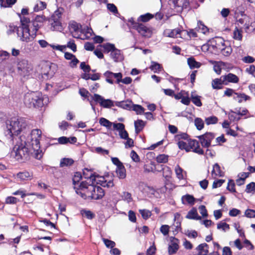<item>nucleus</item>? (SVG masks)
Instances as JSON below:
<instances>
[{"mask_svg": "<svg viewBox=\"0 0 255 255\" xmlns=\"http://www.w3.org/2000/svg\"><path fill=\"white\" fill-rule=\"evenodd\" d=\"M155 169L158 172L162 171L163 176L166 179H167L171 177L172 171L169 167L166 165L158 164L155 166Z\"/></svg>", "mask_w": 255, "mask_h": 255, "instance_id": "nucleus-12", "label": "nucleus"}, {"mask_svg": "<svg viewBox=\"0 0 255 255\" xmlns=\"http://www.w3.org/2000/svg\"><path fill=\"white\" fill-rule=\"evenodd\" d=\"M33 174L32 172L28 171H23L19 172L17 174V177L21 180H29L32 178Z\"/></svg>", "mask_w": 255, "mask_h": 255, "instance_id": "nucleus-30", "label": "nucleus"}, {"mask_svg": "<svg viewBox=\"0 0 255 255\" xmlns=\"http://www.w3.org/2000/svg\"><path fill=\"white\" fill-rule=\"evenodd\" d=\"M168 160V155L160 154L156 157V161L158 163H166Z\"/></svg>", "mask_w": 255, "mask_h": 255, "instance_id": "nucleus-50", "label": "nucleus"}, {"mask_svg": "<svg viewBox=\"0 0 255 255\" xmlns=\"http://www.w3.org/2000/svg\"><path fill=\"white\" fill-rule=\"evenodd\" d=\"M46 7V3L45 2L39 1L35 5L34 10L35 11H38L45 9Z\"/></svg>", "mask_w": 255, "mask_h": 255, "instance_id": "nucleus-45", "label": "nucleus"}, {"mask_svg": "<svg viewBox=\"0 0 255 255\" xmlns=\"http://www.w3.org/2000/svg\"><path fill=\"white\" fill-rule=\"evenodd\" d=\"M153 17V15L149 13H147L145 14L141 15L138 18L137 21H142L143 22H147Z\"/></svg>", "mask_w": 255, "mask_h": 255, "instance_id": "nucleus-43", "label": "nucleus"}, {"mask_svg": "<svg viewBox=\"0 0 255 255\" xmlns=\"http://www.w3.org/2000/svg\"><path fill=\"white\" fill-rule=\"evenodd\" d=\"M111 57L116 62H120L124 59L123 54L121 53V50L115 48L114 50H112L110 54Z\"/></svg>", "mask_w": 255, "mask_h": 255, "instance_id": "nucleus-22", "label": "nucleus"}, {"mask_svg": "<svg viewBox=\"0 0 255 255\" xmlns=\"http://www.w3.org/2000/svg\"><path fill=\"white\" fill-rule=\"evenodd\" d=\"M181 200L183 204H188L190 205H193L195 202V198L192 195L189 194L183 196Z\"/></svg>", "mask_w": 255, "mask_h": 255, "instance_id": "nucleus-26", "label": "nucleus"}, {"mask_svg": "<svg viewBox=\"0 0 255 255\" xmlns=\"http://www.w3.org/2000/svg\"><path fill=\"white\" fill-rule=\"evenodd\" d=\"M91 199L98 200L103 198L105 195L104 190L99 186L94 185V190L92 192Z\"/></svg>", "mask_w": 255, "mask_h": 255, "instance_id": "nucleus-13", "label": "nucleus"}, {"mask_svg": "<svg viewBox=\"0 0 255 255\" xmlns=\"http://www.w3.org/2000/svg\"><path fill=\"white\" fill-rule=\"evenodd\" d=\"M17 69L18 74L20 76L25 77L31 74L33 70V66L27 60L22 59L18 61Z\"/></svg>", "mask_w": 255, "mask_h": 255, "instance_id": "nucleus-6", "label": "nucleus"}, {"mask_svg": "<svg viewBox=\"0 0 255 255\" xmlns=\"http://www.w3.org/2000/svg\"><path fill=\"white\" fill-rule=\"evenodd\" d=\"M82 214L88 219H92L94 217V214L90 211L83 210Z\"/></svg>", "mask_w": 255, "mask_h": 255, "instance_id": "nucleus-61", "label": "nucleus"}, {"mask_svg": "<svg viewBox=\"0 0 255 255\" xmlns=\"http://www.w3.org/2000/svg\"><path fill=\"white\" fill-rule=\"evenodd\" d=\"M242 30L239 29L238 27H236L233 33V38L235 39L241 40L242 39Z\"/></svg>", "mask_w": 255, "mask_h": 255, "instance_id": "nucleus-49", "label": "nucleus"}, {"mask_svg": "<svg viewBox=\"0 0 255 255\" xmlns=\"http://www.w3.org/2000/svg\"><path fill=\"white\" fill-rule=\"evenodd\" d=\"M82 33L81 34V38L82 39H89L92 36L93 32L91 28L86 27L81 30Z\"/></svg>", "mask_w": 255, "mask_h": 255, "instance_id": "nucleus-29", "label": "nucleus"}, {"mask_svg": "<svg viewBox=\"0 0 255 255\" xmlns=\"http://www.w3.org/2000/svg\"><path fill=\"white\" fill-rule=\"evenodd\" d=\"M85 178L92 181V183L89 184L86 181H82L78 185V189L77 190L76 188V193L84 199L91 198L92 191L94 190V182H96L97 184H99L104 187L110 188L114 186L113 180L107 181L104 177L99 176L98 175L93 174L91 172L89 176H86Z\"/></svg>", "mask_w": 255, "mask_h": 255, "instance_id": "nucleus-2", "label": "nucleus"}, {"mask_svg": "<svg viewBox=\"0 0 255 255\" xmlns=\"http://www.w3.org/2000/svg\"><path fill=\"white\" fill-rule=\"evenodd\" d=\"M41 24H39V23L36 22L34 20L31 22V25L29 27L30 30L31 29V33H30V35L33 34V39L34 38L37 31L39 29L41 26Z\"/></svg>", "mask_w": 255, "mask_h": 255, "instance_id": "nucleus-33", "label": "nucleus"}, {"mask_svg": "<svg viewBox=\"0 0 255 255\" xmlns=\"http://www.w3.org/2000/svg\"><path fill=\"white\" fill-rule=\"evenodd\" d=\"M212 175L213 176L214 175L216 176L222 177L224 176V174L220 169V166L218 163H215L213 165V170L212 171Z\"/></svg>", "mask_w": 255, "mask_h": 255, "instance_id": "nucleus-35", "label": "nucleus"}, {"mask_svg": "<svg viewBox=\"0 0 255 255\" xmlns=\"http://www.w3.org/2000/svg\"><path fill=\"white\" fill-rule=\"evenodd\" d=\"M218 122V118L215 116H211L205 119V122L207 125L215 124Z\"/></svg>", "mask_w": 255, "mask_h": 255, "instance_id": "nucleus-53", "label": "nucleus"}, {"mask_svg": "<svg viewBox=\"0 0 255 255\" xmlns=\"http://www.w3.org/2000/svg\"><path fill=\"white\" fill-rule=\"evenodd\" d=\"M81 179H82V175H81V173L79 172H76L75 174V175L73 178V179H72L73 184L74 185V188L75 190V191H76V188L77 189V190L79 188L78 185H80V184H79V182L81 180Z\"/></svg>", "mask_w": 255, "mask_h": 255, "instance_id": "nucleus-36", "label": "nucleus"}, {"mask_svg": "<svg viewBox=\"0 0 255 255\" xmlns=\"http://www.w3.org/2000/svg\"><path fill=\"white\" fill-rule=\"evenodd\" d=\"M187 63L191 69L199 68L201 65L200 62L196 61L192 57L188 58Z\"/></svg>", "mask_w": 255, "mask_h": 255, "instance_id": "nucleus-34", "label": "nucleus"}, {"mask_svg": "<svg viewBox=\"0 0 255 255\" xmlns=\"http://www.w3.org/2000/svg\"><path fill=\"white\" fill-rule=\"evenodd\" d=\"M196 250L198 251L197 255H207L208 253V245L206 243L199 245Z\"/></svg>", "mask_w": 255, "mask_h": 255, "instance_id": "nucleus-27", "label": "nucleus"}, {"mask_svg": "<svg viewBox=\"0 0 255 255\" xmlns=\"http://www.w3.org/2000/svg\"><path fill=\"white\" fill-rule=\"evenodd\" d=\"M114 129L119 131V135L122 139H126L128 137V132L125 130V125L122 123H117L113 125Z\"/></svg>", "mask_w": 255, "mask_h": 255, "instance_id": "nucleus-11", "label": "nucleus"}, {"mask_svg": "<svg viewBox=\"0 0 255 255\" xmlns=\"http://www.w3.org/2000/svg\"><path fill=\"white\" fill-rule=\"evenodd\" d=\"M64 9L62 7H59L57 8V10H56L54 13L52 15L51 18H52L53 19H61L62 17V15L64 12Z\"/></svg>", "mask_w": 255, "mask_h": 255, "instance_id": "nucleus-41", "label": "nucleus"}, {"mask_svg": "<svg viewBox=\"0 0 255 255\" xmlns=\"http://www.w3.org/2000/svg\"><path fill=\"white\" fill-rule=\"evenodd\" d=\"M102 240L104 243L105 246L108 248H113L116 246V243L111 240H109L108 239L103 238Z\"/></svg>", "mask_w": 255, "mask_h": 255, "instance_id": "nucleus-56", "label": "nucleus"}, {"mask_svg": "<svg viewBox=\"0 0 255 255\" xmlns=\"http://www.w3.org/2000/svg\"><path fill=\"white\" fill-rule=\"evenodd\" d=\"M217 229L226 232L230 229V226L229 224L222 221L217 224Z\"/></svg>", "mask_w": 255, "mask_h": 255, "instance_id": "nucleus-47", "label": "nucleus"}, {"mask_svg": "<svg viewBox=\"0 0 255 255\" xmlns=\"http://www.w3.org/2000/svg\"><path fill=\"white\" fill-rule=\"evenodd\" d=\"M6 128L10 136L24 135L26 137L31 136V131L24 120L21 118L13 117L6 122Z\"/></svg>", "mask_w": 255, "mask_h": 255, "instance_id": "nucleus-3", "label": "nucleus"}, {"mask_svg": "<svg viewBox=\"0 0 255 255\" xmlns=\"http://www.w3.org/2000/svg\"><path fill=\"white\" fill-rule=\"evenodd\" d=\"M99 123L101 126L106 127L108 129H110L112 126H113V125L115 124L111 122L104 118H101L100 119Z\"/></svg>", "mask_w": 255, "mask_h": 255, "instance_id": "nucleus-39", "label": "nucleus"}, {"mask_svg": "<svg viewBox=\"0 0 255 255\" xmlns=\"http://www.w3.org/2000/svg\"><path fill=\"white\" fill-rule=\"evenodd\" d=\"M233 99L238 103H241L243 102L250 101L251 99L250 96L244 93H236L234 94Z\"/></svg>", "mask_w": 255, "mask_h": 255, "instance_id": "nucleus-18", "label": "nucleus"}, {"mask_svg": "<svg viewBox=\"0 0 255 255\" xmlns=\"http://www.w3.org/2000/svg\"><path fill=\"white\" fill-rule=\"evenodd\" d=\"M132 109L136 112L137 115H142L144 114L145 111L144 108L139 105H133Z\"/></svg>", "mask_w": 255, "mask_h": 255, "instance_id": "nucleus-46", "label": "nucleus"}, {"mask_svg": "<svg viewBox=\"0 0 255 255\" xmlns=\"http://www.w3.org/2000/svg\"><path fill=\"white\" fill-rule=\"evenodd\" d=\"M139 212L144 219H148L151 215V212L148 210H146V209L139 210Z\"/></svg>", "mask_w": 255, "mask_h": 255, "instance_id": "nucleus-55", "label": "nucleus"}, {"mask_svg": "<svg viewBox=\"0 0 255 255\" xmlns=\"http://www.w3.org/2000/svg\"><path fill=\"white\" fill-rule=\"evenodd\" d=\"M135 131L136 134L139 133L145 125V122L141 120H138L134 122Z\"/></svg>", "mask_w": 255, "mask_h": 255, "instance_id": "nucleus-32", "label": "nucleus"}, {"mask_svg": "<svg viewBox=\"0 0 255 255\" xmlns=\"http://www.w3.org/2000/svg\"><path fill=\"white\" fill-rule=\"evenodd\" d=\"M235 183L234 180H229L228 182V184L227 186V189L232 192H236V190L235 188Z\"/></svg>", "mask_w": 255, "mask_h": 255, "instance_id": "nucleus-60", "label": "nucleus"}, {"mask_svg": "<svg viewBox=\"0 0 255 255\" xmlns=\"http://www.w3.org/2000/svg\"><path fill=\"white\" fill-rule=\"evenodd\" d=\"M160 232L164 235H167L169 231V227L168 225H162L160 229Z\"/></svg>", "mask_w": 255, "mask_h": 255, "instance_id": "nucleus-63", "label": "nucleus"}, {"mask_svg": "<svg viewBox=\"0 0 255 255\" xmlns=\"http://www.w3.org/2000/svg\"><path fill=\"white\" fill-rule=\"evenodd\" d=\"M101 46H102L107 52H111V53L112 50H114L116 48L114 44L109 43L104 44Z\"/></svg>", "mask_w": 255, "mask_h": 255, "instance_id": "nucleus-54", "label": "nucleus"}, {"mask_svg": "<svg viewBox=\"0 0 255 255\" xmlns=\"http://www.w3.org/2000/svg\"><path fill=\"white\" fill-rule=\"evenodd\" d=\"M215 134L212 132H206L198 136L203 147L208 148L211 146V141L215 138Z\"/></svg>", "mask_w": 255, "mask_h": 255, "instance_id": "nucleus-7", "label": "nucleus"}, {"mask_svg": "<svg viewBox=\"0 0 255 255\" xmlns=\"http://www.w3.org/2000/svg\"><path fill=\"white\" fill-rule=\"evenodd\" d=\"M181 32V31L179 28L166 29L164 30L163 34L165 36L174 38L180 37Z\"/></svg>", "mask_w": 255, "mask_h": 255, "instance_id": "nucleus-20", "label": "nucleus"}, {"mask_svg": "<svg viewBox=\"0 0 255 255\" xmlns=\"http://www.w3.org/2000/svg\"><path fill=\"white\" fill-rule=\"evenodd\" d=\"M38 43L40 45V46L42 48L46 47L48 45H50L51 47H52L53 49H56L57 50H60V51H63V48H65L66 47L65 46H60V45H57V46H54L51 45L50 44H49L48 42L45 41V40H39L38 41Z\"/></svg>", "mask_w": 255, "mask_h": 255, "instance_id": "nucleus-31", "label": "nucleus"}, {"mask_svg": "<svg viewBox=\"0 0 255 255\" xmlns=\"http://www.w3.org/2000/svg\"><path fill=\"white\" fill-rule=\"evenodd\" d=\"M49 22L51 25V30L60 31L63 29L61 19H56V20L51 17L49 19Z\"/></svg>", "mask_w": 255, "mask_h": 255, "instance_id": "nucleus-19", "label": "nucleus"}, {"mask_svg": "<svg viewBox=\"0 0 255 255\" xmlns=\"http://www.w3.org/2000/svg\"><path fill=\"white\" fill-rule=\"evenodd\" d=\"M222 77L223 81H224L225 83L227 81L230 83H237L239 81L238 76L232 73H229L227 75H223Z\"/></svg>", "mask_w": 255, "mask_h": 255, "instance_id": "nucleus-23", "label": "nucleus"}, {"mask_svg": "<svg viewBox=\"0 0 255 255\" xmlns=\"http://www.w3.org/2000/svg\"><path fill=\"white\" fill-rule=\"evenodd\" d=\"M223 84H227L226 83L223 81L222 76L220 78H217L212 81V86L214 89H220L222 88Z\"/></svg>", "mask_w": 255, "mask_h": 255, "instance_id": "nucleus-25", "label": "nucleus"}, {"mask_svg": "<svg viewBox=\"0 0 255 255\" xmlns=\"http://www.w3.org/2000/svg\"><path fill=\"white\" fill-rule=\"evenodd\" d=\"M96 102H99L100 105L105 108H109L114 106L113 101L110 99H104L101 96L95 94L92 98Z\"/></svg>", "mask_w": 255, "mask_h": 255, "instance_id": "nucleus-8", "label": "nucleus"}, {"mask_svg": "<svg viewBox=\"0 0 255 255\" xmlns=\"http://www.w3.org/2000/svg\"><path fill=\"white\" fill-rule=\"evenodd\" d=\"M43 71L42 74L47 78L53 76V72L50 71V66L48 65H45L42 67Z\"/></svg>", "mask_w": 255, "mask_h": 255, "instance_id": "nucleus-42", "label": "nucleus"}, {"mask_svg": "<svg viewBox=\"0 0 255 255\" xmlns=\"http://www.w3.org/2000/svg\"><path fill=\"white\" fill-rule=\"evenodd\" d=\"M170 244L168 247V253L173 255L176 253L179 249V240L174 237L170 238Z\"/></svg>", "mask_w": 255, "mask_h": 255, "instance_id": "nucleus-14", "label": "nucleus"}, {"mask_svg": "<svg viewBox=\"0 0 255 255\" xmlns=\"http://www.w3.org/2000/svg\"><path fill=\"white\" fill-rule=\"evenodd\" d=\"M175 172L177 178L180 180L184 179L186 177V172L184 171L178 165L175 167Z\"/></svg>", "mask_w": 255, "mask_h": 255, "instance_id": "nucleus-28", "label": "nucleus"}, {"mask_svg": "<svg viewBox=\"0 0 255 255\" xmlns=\"http://www.w3.org/2000/svg\"><path fill=\"white\" fill-rule=\"evenodd\" d=\"M20 19L21 26L15 27L14 29L16 30L18 37L20 40L28 42L33 39V34L30 35L29 27L31 22L28 18L25 16L18 14Z\"/></svg>", "mask_w": 255, "mask_h": 255, "instance_id": "nucleus-4", "label": "nucleus"}, {"mask_svg": "<svg viewBox=\"0 0 255 255\" xmlns=\"http://www.w3.org/2000/svg\"><path fill=\"white\" fill-rule=\"evenodd\" d=\"M16 1V0H6L5 1H2L1 5L4 7H10L14 4Z\"/></svg>", "mask_w": 255, "mask_h": 255, "instance_id": "nucleus-58", "label": "nucleus"}, {"mask_svg": "<svg viewBox=\"0 0 255 255\" xmlns=\"http://www.w3.org/2000/svg\"><path fill=\"white\" fill-rule=\"evenodd\" d=\"M81 27L80 24L75 21L70 23L69 29L73 37L78 39L81 38V34L82 33Z\"/></svg>", "mask_w": 255, "mask_h": 255, "instance_id": "nucleus-10", "label": "nucleus"}, {"mask_svg": "<svg viewBox=\"0 0 255 255\" xmlns=\"http://www.w3.org/2000/svg\"><path fill=\"white\" fill-rule=\"evenodd\" d=\"M189 146L193 149V151L200 155L204 154L203 150L200 147L199 142L196 140H190L188 143Z\"/></svg>", "mask_w": 255, "mask_h": 255, "instance_id": "nucleus-15", "label": "nucleus"}, {"mask_svg": "<svg viewBox=\"0 0 255 255\" xmlns=\"http://www.w3.org/2000/svg\"><path fill=\"white\" fill-rule=\"evenodd\" d=\"M24 103L29 108H39L43 104L40 93L36 92L27 93L24 96Z\"/></svg>", "mask_w": 255, "mask_h": 255, "instance_id": "nucleus-5", "label": "nucleus"}, {"mask_svg": "<svg viewBox=\"0 0 255 255\" xmlns=\"http://www.w3.org/2000/svg\"><path fill=\"white\" fill-rule=\"evenodd\" d=\"M41 135V130L37 128L32 130L31 136L28 137L20 135L19 141L11 151V155L18 161L27 159L30 154H34L36 159H40L42 156L39 141Z\"/></svg>", "mask_w": 255, "mask_h": 255, "instance_id": "nucleus-1", "label": "nucleus"}, {"mask_svg": "<svg viewBox=\"0 0 255 255\" xmlns=\"http://www.w3.org/2000/svg\"><path fill=\"white\" fill-rule=\"evenodd\" d=\"M116 172L117 176L120 179H124L126 176V169L123 165L117 167Z\"/></svg>", "mask_w": 255, "mask_h": 255, "instance_id": "nucleus-38", "label": "nucleus"}, {"mask_svg": "<svg viewBox=\"0 0 255 255\" xmlns=\"http://www.w3.org/2000/svg\"><path fill=\"white\" fill-rule=\"evenodd\" d=\"M246 71L255 77V66L254 65H251L249 68H246Z\"/></svg>", "mask_w": 255, "mask_h": 255, "instance_id": "nucleus-64", "label": "nucleus"}, {"mask_svg": "<svg viewBox=\"0 0 255 255\" xmlns=\"http://www.w3.org/2000/svg\"><path fill=\"white\" fill-rule=\"evenodd\" d=\"M195 125L196 128L198 130H201L204 128V122L203 121L199 118H197L195 119Z\"/></svg>", "mask_w": 255, "mask_h": 255, "instance_id": "nucleus-51", "label": "nucleus"}, {"mask_svg": "<svg viewBox=\"0 0 255 255\" xmlns=\"http://www.w3.org/2000/svg\"><path fill=\"white\" fill-rule=\"evenodd\" d=\"M218 43L216 44V47L220 50L223 55L225 56H229L232 52V49L230 46H225V43L223 39L220 38H218Z\"/></svg>", "mask_w": 255, "mask_h": 255, "instance_id": "nucleus-9", "label": "nucleus"}, {"mask_svg": "<svg viewBox=\"0 0 255 255\" xmlns=\"http://www.w3.org/2000/svg\"><path fill=\"white\" fill-rule=\"evenodd\" d=\"M106 81L111 84L114 83L113 72L107 71L104 74Z\"/></svg>", "mask_w": 255, "mask_h": 255, "instance_id": "nucleus-48", "label": "nucleus"}, {"mask_svg": "<svg viewBox=\"0 0 255 255\" xmlns=\"http://www.w3.org/2000/svg\"><path fill=\"white\" fill-rule=\"evenodd\" d=\"M149 68L154 73H158L162 70L161 65L154 61H151Z\"/></svg>", "mask_w": 255, "mask_h": 255, "instance_id": "nucleus-40", "label": "nucleus"}, {"mask_svg": "<svg viewBox=\"0 0 255 255\" xmlns=\"http://www.w3.org/2000/svg\"><path fill=\"white\" fill-rule=\"evenodd\" d=\"M178 147L181 149H185L186 151H188V143L186 142L183 141L182 140L179 141L178 142Z\"/></svg>", "mask_w": 255, "mask_h": 255, "instance_id": "nucleus-59", "label": "nucleus"}, {"mask_svg": "<svg viewBox=\"0 0 255 255\" xmlns=\"http://www.w3.org/2000/svg\"><path fill=\"white\" fill-rule=\"evenodd\" d=\"M107 8L110 12L116 15L118 13L117 6L113 3H107Z\"/></svg>", "mask_w": 255, "mask_h": 255, "instance_id": "nucleus-52", "label": "nucleus"}, {"mask_svg": "<svg viewBox=\"0 0 255 255\" xmlns=\"http://www.w3.org/2000/svg\"><path fill=\"white\" fill-rule=\"evenodd\" d=\"M172 2L177 11H181L184 8H186L189 4L187 0H172Z\"/></svg>", "mask_w": 255, "mask_h": 255, "instance_id": "nucleus-16", "label": "nucleus"}, {"mask_svg": "<svg viewBox=\"0 0 255 255\" xmlns=\"http://www.w3.org/2000/svg\"><path fill=\"white\" fill-rule=\"evenodd\" d=\"M246 192L247 193H252L255 191V183L251 182L246 186Z\"/></svg>", "mask_w": 255, "mask_h": 255, "instance_id": "nucleus-57", "label": "nucleus"}, {"mask_svg": "<svg viewBox=\"0 0 255 255\" xmlns=\"http://www.w3.org/2000/svg\"><path fill=\"white\" fill-rule=\"evenodd\" d=\"M67 47L70 48L74 52L77 50V46L73 40H70L67 43Z\"/></svg>", "mask_w": 255, "mask_h": 255, "instance_id": "nucleus-62", "label": "nucleus"}, {"mask_svg": "<svg viewBox=\"0 0 255 255\" xmlns=\"http://www.w3.org/2000/svg\"><path fill=\"white\" fill-rule=\"evenodd\" d=\"M200 98L201 97L196 95L194 92L191 93V100L196 106L201 107L202 106V104Z\"/></svg>", "mask_w": 255, "mask_h": 255, "instance_id": "nucleus-37", "label": "nucleus"}, {"mask_svg": "<svg viewBox=\"0 0 255 255\" xmlns=\"http://www.w3.org/2000/svg\"><path fill=\"white\" fill-rule=\"evenodd\" d=\"M186 218L196 220L201 219V217L198 215L197 210L195 208H193L188 212V214L186 216Z\"/></svg>", "mask_w": 255, "mask_h": 255, "instance_id": "nucleus-24", "label": "nucleus"}, {"mask_svg": "<svg viewBox=\"0 0 255 255\" xmlns=\"http://www.w3.org/2000/svg\"><path fill=\"white\" fill-rule=\"evenodd\" d=\"M115 105L124 109L130 110L132 109L133 104L131 100H127L121 102L116 101Z\"/></svg>", "mask_w": 255, "mask_h": 255, "instance_id": "nucleus-21", "label": "nucleus"}, {"mask_svg": "<svg viewBox=\"0 0 255 255\" xmlns=\"http://www.w3.org/2000/svg\"><path fill=\"white\" fill-rule=\"evenodd\" d=\"M134 29L137 31L142 36H148L150 34V30L144 24L139 23V22L136 26H134Z\"/></svg>", "mask_w": 255, "mask_h": 255, "instance_id": "nucleus-17", "label": "nucleus"}, {"mask_svg": "<svg viewBox=\"0 0 255 255\" xmlns=\"http://www.w3.org/2000/svg\"><path fill=\"white\" fill-rule=\"evenodd\" d=\"M74 163V160L71 158H64L61 160L60 165L61 167L70 166Z\"/></svg>", "mask_w": 255, "mask_h": 255, "instance_id": "nucleus-44", "label": "nucleus"}]
</instances>
